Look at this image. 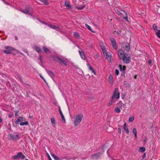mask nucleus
Instances as JSON below:
<instances>
[{
    "instance_id": "nucleus-61",
    "label": "nucleus",
    "mask_w": 160,
    "mask_h": 160,
    "mask_svg": "<svg viewBox=\"0 0 160 160\" xmlns=\"http://www.w3.org/2000/svg\"><path fill=\"white\" fill-rule=\"evenodd\" d=\"M41 57L40 56V59H41Z\"/></svg>"
},
{
    "instance_id": "nucleus-40",
    "label": "nucleus",
    "mask_w": 160,
    "mask_h": 160,
    "mask_svg": "<svg viewBox=\"0 0 160 160\" xmlns=\"http://www.w3.org/2000/svg\"><path fill=\"white\" fill-rule=\"evenodd\" d=\"M133 132L135 134H137V131L136 129L135 128H134L133 129Z\"/></svg>"
},
{
    "instance_id": "nucleus-7",
    "label": "nucleus",
    "mask_w": 160,
    "mask_h": 160,
    "mask_svg": "<svg viewBox=\"0 0 160 160\" xmlns=\"http://www.w3.org/2000/svg\"><path fill=\"white\" fill-rule=\"evenodd\" d=\"M122 47L127 52L129 51L130 48V45L129 43L124 42L122 45Z\"/></svg>"
},
{
    "instance_id": "nucleus-27",
    "label": "nucleus",
    "mask_w": 160,
    "mask_h": 160,
    "mask_svg": "<svg viewBox=\"0 0 160 160\" xmlns=\"http://www.w3.org/2000/svg\"><path fill=\"white\" fill-rule=\"evenodd\" d=\"M145 148L144 147H140L139 150L140 152H144L145 151Z\"/></svg>"
},
{
    "instance_id": "nucleus-42",
    "label": "nucleus",
    "mask_w": 160,
    "mask_h": 160,
    "mask_svg": "<svg viewBox=\"0 0 160 160\" xmlns=\"http://www.w3.org/2000/svg\"><path fill=\"white\" fill-rule=\"evenodd\" d=\"M19 112V111H15V116H17L18 115V113Z\"/></svg>"
},
{
    "instance_id": "nucleus-39",
    "label": "nucleus",
    "mask_w": 160,
    "mask_h": 160,
    "mask_svg": "<svg viewBox=\"0 0 160 160\" xmlns=\"http://www.w3.org/2000/svg\"><path fill=\"white\" fill-rule=\"evenodd\" d=\"M115 74L116 75L118 76L119 74V71L117 69H116L115 70Z\"/></svg>"
},
{
    "instance_id": "nucleus-54",
    "label": "nucleus",
    "mask_w": 160,
    "mask_h": 160,
    "mask_svg": "<svg viewBox=\"0 0 160 160\" xmlns=\"http://www.w3.org/2000/svg\"><path fill=\"white\" fill-rule=\"evenodd\" d=\"M137 78V76L136 75H135L134 76V78H135V79H136Z\"/></svg>"
},
{
    "instance_id": "nucleus-16",
    "label": "nucleus",
    "mask_w": 160,
    "mask_h": 160,
    "mask_svg": "<svg viewBox=\"0 0 160 160\" xmlns=\"http://www.w3.org/2000/svg\"><path fill=\"white\" fill-rule=\"evenodd\" d=\"M19 159L20 158L24 159L26 158V157L22 154V152H19L17 153Z\"/></svg>"
},
{
    "instance_id": "nucleus-5",
    "label": "nucleus",
    "mask_w": 160,
    "mask_h": 160,
    "mask_svg": "<svg viewBox=\"0 0 160 160\" xmlns=\"http://www.w3.org/2000/svg\"><path fill=\"white\" fill-rule=\"evenodd\" d=\"M5 50H4V52L7 54H9L12 53L14 49L11 47H5Z\"/></svg>"
},
{
    "instance_id": "nucleus-58",
    "label": "nucleus",
    "mask_w": 160,
    "mask_h": 160,
    "mask_svg": "<svg viewBox=\"0 0 160 160\" xmlns=\"http://www.w3.org/2000/svg\"><path fill=\"white\" fill-rule=\"evenodd\" d=\"M29 118H32V117L30 116H29Z\"/></svg>"
},
{
    "instance_id": "nucleus-55",
    "label": "nucleus",
    "mask_w": 160,
    "mask_h": 160,
    "mask_svg": "<svg viewBox=\"0 0 160 160\" xmlns=\"http://www.w3.org/2000/svg\"><path fill=\"white\" fill-rule=\"evenodd\" d=\"M12 117V115L11 114H10L9 115V118H11Z\"/></svg>"
},
{
    "instance_id": "nucleus-1",
    "label": "nucleus",
    "mask_w": 160,
    "mask_h": 160,
    "mask_svg": "<svg viewBox=\"0 0 160 160\" xmlns=\"http://www.w3.org/2000/svg\"><path fill=\"white\" fill-rule=\"evenodd\" d=\"M118 55L121 59L123 60L124 63H129L131 61V57L129 54L124 53L122 49L118 50Z\"/></svg>"
},
{
    "instance_id": "nucleus-33",
    "label": "nucleus",
    "mask_w": 160,
    "mask_h": 160,
    "mask_svg": "<svg viewBox=\"0 0 160 160\" xmlns=\"http://www.w3.org/2000/svg\"><path fill=\"white\" fill-rule=\"evenodd\" d=\"M74 36L75 38H78L79 37V35L78 32H75L74 33Z\"/></svg>"
},
{
    "instance_id": "nucleus-60",
    "label": "nucleus",
    "mask_w": 160,
    "mask_h": 160,
    "mask_svg": "<svg viewBox=\"0 0 160 160\" xmlns=\"http://www.w3.org/2000/svg\"><path fill=\"white\" fill-rule=\"evenodd\" d=\"M125 105V104H123V107H124Z\"/></svg>"
},
{
    "instance_id": "nucleus-22",
    "label": "nucleus",
    "mask_w": 160,
    "mask_h": 160,
    "mask_svg": "<svg viewBox=\"0 0 160 160\" xmlns=\"http://www.w3.org/2000/svg\"><path fill=\"white\" fill-rule=\"evenodd\" d=\"M65 6L67 7H68L70 8L71 7V5L69 4L68 2L67 1H65Z\"/></svg>"
},
{
    "instance_id": "nucleus-30",
    "label": "nucleus",
    "mask_w": 160,
    "mask_h": 160,
    "mask_svg": "<svg viewBox=\"0 0 160 160\" xmlns=\"http://www.w3.org/2000/svg\"><path fill=\"white\" fill-rule=\"evenodd\" d=\"M48 72H49V74L50 75L51 77H54L55 76L54 73L51 71H49Z\"/></svg>"
},
{
    "instance_id": "nucleus-44",
    "label": "nucleus",
    "mask_w": 160,
    "mask_h": 160,
    "mask_svg": "<svg viewBox=\"0 0 160 160\" xmlns=\"http://www.w3.org/2000/svg\"><path fill=\"white\" fill-rule=\"evenodd\" d=\"M122 102L121 101H119V102L117 104L118 106H119V104L122 105Z\"/></svg>"
},
{
    "instance_id": "nucleus-28",
    "label": "nucleus",
    "mask_w": 160,
    "mask_h": 160,
    "mask_svg": "<svg viewBox=\"0 0 160 160\" xmlns=\"http://www.w3.org/2000/svg\"><path fill=\"white\" fill-rule=\"evenodd\" d=\"M153 28L155 31H158L157 28L158 26L157 25H156L155 24H153L152 26Z\"/></svg>"
},
{
    "instance_id": "nucleus-41",
    "label": "nucleus",
    "mask_w": 160,
    "mask_h": 160,
    "mask_svg": "<svg viewBox=\"0 0 160 160\" xmlns=\"http://www.w3.org/2000/svg\"><path fill=\"white\" fill-rule=\"evenodd\" d=\"M122 30H123L122 29H121V30H119V31H118V32H117V33L118 34L120 35L121 34V33L122 32Z\"/></svg>"
},
{
    "instance_id": "nucleus-2",
    "label": "nucleus",
    "mask_w": 160,
    "mask_h": 160,
    "mask_svg": "<svg viewBox=\"0 0 160 160\" xmlns=\"http://www.w3.org/2000/svg\"><path fill=\"white\" fill-rule=\"evenodd\" d=\"M50 58L55 60L58 63L62 62L65 65L67 66V63L66 61L59 57H58L54 55H52L50 56Z\"/></svg>"
},
{
    "instance_id": "nucleus-17",
    "label": "nucleus",
    "mask_w": 160,
    "mask_h": 160,
    "mask_svg": "<svg viewBox=\"0 0 160 160\" xmlns=\"http://www.w3.org/2000/svg\"><path fill=\"white\" fill-rule=\"evenodd\" d=\"M116 102V100L114 99V98H112L111 100L108 103V106L110 107L113 103H114Z\"/></svg>"
},
{
    "instance_id": "nucleus-10",
    "label": "nucleus",
    "mask_w": 160,
    "mask_h": 160,
    "mask_svg": "<svg viewBox=\"0 0 160 160\" xmlns=\"http://www.w3.org/2000/svg\"><path fill=\"white\" fill-rule=\"evenodd\" d=\"M120 70L122 72V76H123L124 75L125 73V68H126L125 66H123L122 67V65H119V66Z\"/></svg>"
},
{
    "instance_id": "nucleus-20",
    "label": "nucleus",
    "mask_w": 160,
    "mask_h": 160,
    "mask_svg": "<svg viewBox=\"0 0 160 160\" xmlns=\"http://www.w3.org/2000/svg\"><path fill=\"white\" fill-rule=\"evenodd\" d=\"M43 51L45 52V53H47L48 52L49 53L50 52L49 50H48L47 48L43 47L42 48Z\"/></svg>"
},
{
    "instance_id": "nucleus-47",
    "label": "nucleus",
    "mask_w": 160,
    "mask_h": 160,
    "mask_svg": "<svg viewBox=\"0 0 160 160\" xmlns=\"http://www.w3.org/2000/svg\"><path fill=\"white\" fill-rule=\"evenodd\" d=\"M102 51L103 52V54H104V52H106V50L104 48H102Z\"/></svg>"
},
{
    "instance_id": "nucleus-25",
    "label": "nucleus",
    "mask_w": 160,
    "mask_h": 160,
    "mask_svg": "<svg viewBox=\"0 0 160 160\" xmlns=\"http://www.w3.org/2000/svg\"><path fill=\"white\" fill-rule=\"evenodd\" d=\"M85 6H78L76 7V8L78 10H82L84 8Z\"/></svg>"
},
{
    "instance_id": "nucleus-59",
    "label": "nucleus",
    "mask_w": 160,
    "mask_h": 160,
    "mask_svg": "<svg viewBox=\"0 0 160 160\" xmlns=\"http://www.w3.org/2000/svg\"><path fill=\"white\" fill-rule=\"evenodd\" d=\"M11 137H15V136L12 135Z\"/></svg>"
},
{
    "instance_id": "nucleus-56",
    "label": "nucleus",
    "mask_w": 160,
    "mask_h": 160,
    "mask_svg": "<svg viewBox=\"0 0 160 160\" xmlns=\"http://www.w3.org/2000/svg\"><path fill=\"white\" fill-rule=\"evenodd\" d=\"M42 79L44 80L45 82H46V80L44 78H43Z\"/></svg>"
},
{
    "instance_id": "nucleus-31",
    "label": "nucleus",
    "mask_w": 160,
    "mask_h": 160,
    "mask_svg": "<svg viewBox=\"0 0 160 160\" xmlns=\"http://www.w3.org/2000/svg\"><path fill=\"white\" fill-rule=\"evenodd\" d=\"M51 122L52 124L55 125V122L54 118H52L51 119Z\"/></svg>"
},
{
    "instance_id": "nucleus-52",
    "label": "nucleus",
    "mask_w": 160,
    "mask_h": 160,
    "mask_svg": "<svg viewBox=\"0 0 160 160\" xmlns=\"http://www.w3.org/2000/svg\"><path fill=\"white\" fill-rule=\"evenodd\" d=\"M134 135H135V138H137V134H135Z\"/></svg>"
},
{
    "instance_id": "nucleus-3",
    "label": "nucleus",
    "mask_w": 160,
    "mask_h": 160,
    "mask_svg": "<svg viewBox=\"0 0 160 160\" xmlns=\"http://www.w3.org/2000/svg\"><path fill=\"white\" fill-rule=\"evenodd\" d=\"M19 10L25 14H30L31 15H32L30 13L33 12L32 8L29 6H26L24 10L19 9Z\"/></svg>"
},
{
    "instance_id": "nucleus-57",
    "label": "nucleus",
    "mask_w": 160,
    "mask_h": 160,
    "mask_svg": "<svg viewBox=\"0 0 160 160\" xmlns=\"http://www.w3.org/2000/svg\"><path fill=\"white\" fill-rule=\"evenodd\" d=\"M146 139H147V138H146V139L144 140V141H143V142H145L146 140Z\"/></svg>"
},
{
    "instance_id": "nucleus-37",
    "label": "nucleus",
    "mask_w": 160,
    "mask_h": 160,
    "mask_svg": "<svg viewBox=\"0 0 160 160\" xmlns=\"http://www.w3.org/2000/svg\"><path fill=\"white\" fill-rule=\"evenodd\" d=\"M11 138L12 139H18L19 138V137L18 135H15V137H11Z\"/></svg>"
},
{
    "instance_id": "nucleus-36",
    "label": "nucleus",
    "mask_w": 160,
    "mask_h": 160,
    "mask_svg": "<svg viewBox=\"0 0 160 160\" xmlns=\"http://www.w3.org/2000/svg\"><path fill=\"white\" fill-rule=\"evenodd\" d=\"M85 26L89 30H90L91 31H92L89 25L87 24H86Z\"/></svg>"
},
{
    "instance_id": "nucleus-32",
    "label": "nucleus",
    "mask_w": 160,
    "mask_h": 160,
    "mask_svg": "<svg viewBox=\"0 0 160 160\" xmlns=\"http://www.w3.org/2000/svg\"><path fill=\"white\" fill-rule=\"evenodd\" d=\"M115 111L116 112L119 113L120 112V110L119 108H117L115 109Z\"/></svg>"
},
{
    "instance_id": "nucleus-35",
    "label": "nucleus",
    "mask_w": 160,
    "mask_h": 160,
    "mask_svg": "<svg viewBox=\"0 0 160 160\" xmlns=\"http://www.w3.org/2000/svg\"><path fill=\"white\" fill-rule=\"evenodd\" d=\"M12 158L14 159H19L18 154H17L16 155L12 156Z\"/></svg>"
},
{
    "instance_id": "nucleus-62",
    "label": "nucleus",
    "mask_w": 160,
    "mask_h": 160,
    "mask_svg": "<svg viewBox=\"0 0 160 160\" xmlns=\"http://www.w3.org/2000/svg\"><path fill=\"white\" fill-rule=\"evenodd\" d=\"M25 160H28V159H25Z\"/></svg>"
},
{
    "instance_id": "nucleus-49",
    "label": "nucleus",
    "mask_w": 160,
    "mask_h": 160,
    "mask_svg": "<svg viewBox=\"0 0 160 160\" xmlns=\"http://www.w3.org/2000/svg\"><path fill=\"white\" fill-rule=\"evenodd\" d=\"M146 157V153H144V154H143V157H142V158H145Z\"/></svg>"
},
{
    "instance_id": "nucleus-46",
    "label": "nucleus",
    "mask_w": 160,
    "mask_h": 160,
    "mask_svg": "<svg viewBox=\"0 0 160 160\" xmlns=\"http://www.w3.org/2000/svg\"><path fill=\"white\" fill-rule=\"evenodd\" d=\"M152 60L151 59H149L148 61V62L149 64H150L152 63Z\"/></svg>"
},
{
    "instance_id": "nucleus-53",
    "label": "nucleus",
    "mask_w": 160,
    "mask_h": 160,
    "mask_svg": "<svg viewBox=\"0 0 160 160\" xmlns=\"http://www.w3.org/2000/svg\"><path fill=\"white\" fill-rule=\"evenodd\" d=\"M2 122V120L1 118H0V123Z\"/></svg>"
},
{
    "instance_id": "nucleus-26",
    "label": "nucleus",
    "mask_w": 160,
    "mask_h": 160,
    "mask_svg": "<svg viewBox=\"0 0 160 160\" xmlns=\"http://www.w3.org/2000/svg\"><path fill=\"white\" fill-rule=\"evenodd\" d=\"M52 156L54 158V159L56 160H58L59 159V158L55 156L54 154H51Z\"/></svg>"
},
{
    "instance_id": "nucleus-14",
    "label": "nucleus",
    "mask_w": 160,
    "mask_h": 160,
    "mask_svg": "<svg viewBox=\"0 0 160 160\" xmlns=\"http://www.w3.org/2000/svg\"><path fill=\"white\" fill-rule=\"evenodd\" d=\"M108 82L111 85H112L113 84V78L112 75L111 74L108 77Z\"/></svg>"
},
{
    "instance_id": "nucleus-19",
    "label": "nucleus",
    "mask_w": 160,
    "mask_h": 160,
    "mask_svg": "<svg viewBox=\"0 0 160 160\" xmlns=\"http://www.w3.org/2000/svg\"><path fill=\"white\" fill-rule=\"evenodd\" d=\"M48 26L50 28H53L54 29H56L59 28L58 27L54 25H52L51 24H49L48 25Z\"/></svg>"
},
{
    "instance_id": "nucleus-24",
    "label": "nucleus",
    "mask_w": 160,
    "mask_h": 160,
    "mask_svg": "<svg viewBox=\"0 0 160 160\" xmlns=\"http://www.w3.org/2000/svg\"><path fill=\"white\" fill-rule=\"evenodd\" d=\"M122 12L126 15V16L125 17H123L122 18L123 19H125L126 21H128V16L127 12L124 11H122Z\"/></svg>"
},
{
    "instance_id": "nucleus-8",
    "label": "nucleus",
    "mask_w": 160,
    "mask_h": 160,
    "mask_svg": "<svg viewBox=\"0 0 160 160\" xmlns=\"http://www.w3.org/2000/svg\"><path fill=\"white\" fill-rule=\"evenodd\" d=\"M104 56L105 58L110 61H111V54L109 52H104Z\"/></svg>"
},
{
    "instance_id": "nucleus-45",
    "label": "nucleus",
    "mask_w": 160,
    "mask_h": 160,
    "mask_svg": "<svg viewBox=\"0 0 160 160\" xmlns=\"http://www.w3.org/2000/svg\"><path fill=\"white\" fill-rule=\"evenodd\" d=\"M127 124L126 122H125L123 125V128H126Z\"/></svg>"
},
{
    "instance_id": "nucleus-4",
    "label": "nucleus",
    "mask_w": 160,
    "mask_h": 160,
    "mask_svg": "<svg viewBox=\"0 0 160 160\" xmlns=\"http://www.w3.org/2000/svg\"><path fill=\"white\" fill-rule=\"evenodd\" d=\"M83 116V114L81 113L77 115L74 122L75 126H76L79 124L82 121Z\"/></svg>"
},
{
    "instance_id": "nucleus-43",
    "label": "nucleus",
    "mask_w": 160,
    "mask_h": 160,
    "mask_svg": "<svg viewBox=\"0 0 160 160\" xmlns=\"http://www.w3.org/2000/svg\"><path fill=\"white\" fill-rule=\"evenodd\" d=\"M118 132L121 134V129L120 128H118Z\"/></svg>"
},
{
    "instance_id": "nucleus-18",
    "label": "nucleus",
    "mask_w": 160,
    "mask_h": 160,
    "mask_svg": "<svg viewBox=\"0 0 160 160\" xmlns=\"http://www.w3.org/2000/svg\"><path fill=\"white\" fill-rule=\"evenodd\" d=\"M87 65L88 66L89 70H91L92 72L94 74V75H96V72L93 69L92 67H91L89 64H87Z\"/></svg>"
},
{
    "instance_id": "nucleus-9",
    "label": "nucleus",
    "mask_w": 160,
    "mask_h": 160,
    "mask_svg": "<svg viewBox=\"0 0 160 160\" xmlns=\"http://www.w3.org/2000/svg\"><path fill=\"white\" fill-rule=\"evenodd\" d=\"M111 40L112 42V44L113 48L114 49H117L118 48V47L116 45V43L115 40L113 38H111Z\"/></svg>"
},
{
    "instance_id": "nucleus-29",
    "label": "nucleus",
    "mask_w": 160,
    "mask_h": 160,
    "mask_svg": "<svg viewBox=\"0 0 160 160\" xmlns=\"http://www.w3.org/2000/svg\"><path fill=\"white\" fill-rule=\"evenodd\" d=\"M157 37L160 38V30H158L157 32H156Z\"/></svg>"
},
{
    "instance_id": "nucleus-34",
    "label": "nucleus",
    "mask_w": 160,
    "mask_h": 160,
    "mask_svg": "<svg viewBox=\"0 0 160 160\" xmlns=\"http://www.w3.org/2000/svg\"><path fill=\"white\" fill-rule=\"evenodd\" d=\"M134 119V118L133 117H131L129 119V121L130 122H132L133 121Z\"/></svg>"
},
{
    "instance_id": "nucleus-12",
    "label": "nucleus",
    "mask_w": 160,
    "mask_h": 160,
    "mask_svg": "<svg viewBox=\"0 0 160 160\" xmlns=\"http://www.w3.org/2000/svg\"><path fill=\"white\" fill-rule=\"evenodd\" d=\"M100 155V152H98L92 155L91 157L93 159H97L99 158Z\"/></svg>"
},
{
    "instance_id": "nucleus-6",
    "label": "nucleus",
    "mask_w": 160,
    "mask_h": 160,
    "mask_svg": "<svg viewBox=\"0 0 160 160\" xmlns=\"http://www.w3.org/2000/svg\"><path fill=\"white\" fill-rule=\"evenodd\" d=\"M119 92H118V89L117 88H116L112 98L114 99L116 98L117 99H118L119 98Z\"/></svg>"
},
{
    "instance_id": "nucleus-15",
    "label": "nucleus",
    "mask_w": 160,
    "mask_h": 160,
    "mask_svg": "<svg viewBox=\"0 0 160 160\" xmlns=\"http://www.w3.org/2000/svg\"><path fill=\"white\" fill-rule=\"evenodd\" d=\"M25 118H24L23 117H20L17 119L15 121V123L18 124L19 122H21L23 121H25Z\"/></svg>"
},
{
    "instance_id": "nucleus-21",
    "label": "nucleus",
    "mask_w": 160,
    "mask_h": 160,
    "mask_svg": "<svg viewBox=\"0 0 160 160\" xmlns=\"http://www.w3.org/2000/svg\"><path fill=\"white\" fill-rule=\"evenodd\" d=\"M35 50L38 52H40L41 51V49L38 46H35Z\"/></svg>"
},
{
    "instance_id": "nucleus-51",
    "label": "nucleus",
    "mask_w": 160,
    "mask_h": 160,
    "mask_svg": "<svg viewBox=\"0 0 160 160\" xmlns=\"http://www.w3.org/2000/svg\"><path fill=\"white\" fill-rule=\"evenodd\" d=\"M40 77L42 79H43L44 78H43V77L41 75H39Z\"/></svg>"
},
{
    "instance_id": "nucleus-11",
    "label": "nucleus",
    "mask_w": 160,
    "mask_h": 160,
    "mask_svg": "<svg viewBox=\"0 0 160 160\" xmlns=\"http://www.w3.org/2000/svg\"><path fill=\"white\" fill-rule=\"evenodd\" d=\"M59 113L60 114L61 118H62V121L63 123H65L66 122L65 119V118L64 117V116L62 114V111L61 110L60 108V107H59Z\"/></svg>"
},
{
    "instance_id": "nucleus-38",
    "label": "nucleus",
    "mask_w": 160,
    "mask_h": 160,
    "mask_svg": "<svg viewBox=\"0 0 160 160\" xmlns=\"http://www.w3.org/2000/svg\"><path fill=\"white\" fill-rule=\"evenodd\" d=\"M123 128L127 133L128 134L129 133V131L127 127Z\"/></svg>"
},
{
    "instance_id": "nucleus-23",
    "label": "nucleus",
    "mask_w": 160,
    "mask_h": 160,
    "mask_svg": "<svg viewBox=\"0 0 160 160\" xmlns=\"http://www.w3.org/2000/svg\"><path fill=\"white\" fill-rule=\"evenodd\" d=\"M20 125L23 126L24 125H28L29 124L28 122L27 121L25 122H21L20 123Z\"/></svg>"
},
{
    "instance_id": "nucleus-50",
    "label": "nucleus",
    "mask_w": 160,
    "mask_h": 160,
    "mask_svg": "<svg viewBox=\"0 0 160 160\" xmlns=\"http://www.w3.org/2000/svg\"><path fill=\"white\" fill-rule=\"evenodd\" d=\"M15 39L16 40H17L18 39V37L17 36H15Z\"/></svg>"
},
{
    "instance_id": "nucleus-48",
    "label": "nucleus",
    "mask_w": 160,
    "mask_h": 160,
    "mask_svg": "<svg viewBox=\"0 0 160 160\" xmlns=\"http://www.w3.org/2000/svg\"><path fill=\"white\" fill-rule=\"evenodd\" d=\"M48 157L49 160H52L49 155L48 153Z\"/></svg>"
},
{
    "instance_id": "nucleus-13",
    "label": "nucleus",
    "mask_w": 160,
    "mask_h": 160,
    "mask_svg": "<svg viewBox=\"0 0 160 160\" xmlns=\"http://www.w3.org/2000/svg\"><path fill=\"white\" fill-rule=\"evenodd\" d=\"M79 52L83 60H85L86 59V57L83 50L81 49L79 51Z\"/></svg>"
}]
</instances>
